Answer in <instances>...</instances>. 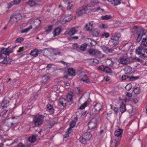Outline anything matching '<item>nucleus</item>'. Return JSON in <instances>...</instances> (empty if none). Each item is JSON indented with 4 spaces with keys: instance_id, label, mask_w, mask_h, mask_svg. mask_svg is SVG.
<instances>
[{
    "instance_id": "obj_46",
    "label": "nucleus",
    "mask_w": 147,
    "mask_h": 147,
    "mask_svg": "<svg viewBox=\"0 0 147 147\" xmlns=\"http://www.w3.org/2000/svg\"><path fill=\"white\" fill-rule=\"evenodd\" d=\"M109 34L108 33L104 32L102 34V37L105 36L106 38H107L109 37Z\"/></svg>"
},
{
    "instance_id": "obj_24",
    "label": "nucleus",
    "mask_w": 147,
    "mask_h": 147,
    "mask_svg": "<svg viewBox=\"0 0 147 147\" xmlns=\"http://www.w3.org/2000/svg\"><path fill=\"white\" fill-rule=\"evenodd\" d=\"M105 63L106 64V66H112L113 64V62L111 59H107Z\"/></svg>"
},
{
    "instance_id": "obj_50",
    "label": "nucleus",
    "mask_w": 147,
    "mask_h": 147,
    "mask_svg": "<svg viewBox=\"0 0 147 147\" xmlns=\"http://www.w3.org/2000/svg\"><path fill=\"white\" fill-rule=\"evenodd\" d=\"M105 67L104 66L102 65H101V66H100L98 67V69L99 70H100L102 71H104Z\"/></svg>"
},
{
    "instance_id": "obj_41",
    "label": "nucleus",
    "mask_w": 147,
    "mask_h": 147,
    "mask_svg": "<svg viewBox=\"0 0 147 147\" xmlns=\"http://www.w3.org/2000/svg\"><path fill=\"white\" fill-rule=\"evenodd\" d=\"M72 97V96L71 94H68L67 97V101L68 102H71V100Z\"/></svg>"
},
{
    "instance_id": "obj_64",
    "label": "nucleus",
    "mask_w": 147,
    "mask_h": 147,
    "mask_svg": "<svg viewBox=\"0 0 147 147\" xmlns=\"http://www.w3.org/2000/svg\"><path fill=\"white\" fill-rule=\"evenodd\" d=\"M114 50L112 49H110L108 47V51H107V52H108L109 53H112L113 52V51Z\"/></svg>"
},
{
    "instance_id": "obj_17",
    "label": "nucleus",
    "mask_w": 147,
    "mask_h": 147,
    "mask_svg": "<svg viewBox=\"0 0 147 147\" xmlns=\"http://www.w3.org/2000/svg\"><path fill=\"white\" fill-rule=\"evenodd\" d=\"M119 60L120 63L123 65H126L128 62V60L125 57H121L119 58Z\"/></svg>"
},
{
    "instance_id": "obj_44",
    "label": "nucleus",
    "mask_w": 147,
    "mask_h": 147,
    "mask_svg": "<svg viewBox=\"0 0 147 147\" xmlns=\"http://www.w3.org/2000/svg\"><path fill=\"white\" fill-rule=\"evenodd\" d=\"M52 29V26H49L48 28L46 30V32H47V34L50 32Z\"/></svg>"
},
{
    "instance_id": "obj_38",
    "label": "nucleus",
    "mask_w": 147,
    "mask_h": 147,
    "mask_svg": "<svg viewBox=\"0 0 147 147\" xmlns=\"http://www.w3.org/2000/svg\"><path fill=\"white\" fill-rule=\"evenodd\" d=\"M65 16H62L61 18L60 21L61 23L64 24L67 22Z\"/></svg>"
},
{
    "instance_id": "obj_40",
    "label": "nucleus",
    "mask_w": 147,
    "mask_h": 147,
    "mask_svg": "<svg viewBox=\"0 0 147 147\" xmlns=\"http://www.w3.org/2000/svg\"><path fill=\"white\" fill-rule=\"evenodd\" d=\"M88 102L87 101L85 102L84 103L82 104L80 107V109H84L85 107L87 106L88 103Z\"/></svg>"
},
{
    "instance_id": "obj_18",
    "label": "nucleus",
    "mask_w": 147,
    "mask_h": 147,
    "mask_svg": "<svg viewBox=\"0 0 147 147\" xmlns=\"http://www.w3.org/2000/svg\"><path fill=\"white\" fill-rule=\"evenodd\" d=\"M61 31L60 28L59 27L56 28L53 31V36L55 37L59 35L61 32Z\"/></svg>"
},
{
    "instance_id": "obj_29",
    "label": "nucleus",
    "mask_w": 147,
    "mask_h": 147,
    "mask_svg": "<svg viewBox=\"0 0 147 147\" xmlns=\"http://www.w3.org/2000/svg\"><path fill=\"white\" fill-rule=\"evenodd\" d=\"M81 80L86 83H88L90 82L87 76L86 75H84L83 76L82 78L81 79Z\"/></svg>"
},
{
    "instance_id": "obj_34",
    "label": "nucleus",
    "mask_w": 147,
    "mask_h": 147,
    "mask_svg": "<svg viewBox=\"0 0 147 147\" xmlns=\"http://www.w3.org/2000/svg\"><path fill=\"white\" fill-rule=\"evenodd\" d=\"M112 17L111 15H107L102 16L101 18L102 20H108L111 19Z\"/></svg>"
},
{
    "instance_id": "obj_63",
    "label": "nucleus",
    "mask_w": 147,
    "mask_h": 147,
    "mask_svg": "<svg viewBox=\"0 0 147 147\" xmlns=\"http://www.w3.org/2000/svg\"><path fill=\"white\" fill-rule=\"evenodd\" d=\"M13 80H12L10 78H9L8 81H7V82L8 83L10 81L9 84H11L13 82Z\"/></svg>"
},
{
    "instance_id": "obj_48",
    "label": "nucleus",
    "mask_w": 147,
    "mask_h": 147,
    "mask_svg": "<svg viewBox=\"0 0 147 147\" xmlns=\"http://www.w3.org/2000/svg\"><path fill=\"white\" fill-rule=\"evenodd\" d=\"M108 47L105 46H103L102 47V49L105 52H107Z\"/></svg>"
},
{
    "instance_id": "obj_61",
    "label": "nucleus",
    "mask_w": 147,
    "mask_h": 147,
    "mask_svg": "<svg viewBox=\"0 0 147 147\" xmlns=\"http://www.w3.org/2000/svg\"><path fill=\"white\" fill-rule=\"evenodd\" d=\"M73 48L74 49H76L78 48V45L76 43H75L73 45Z\"/></svg>"
},
{
    "instance_id": "obj_54",
    "label": "nucleus",
    "mask_w": 147,
    "mask_h": 147,
    "mask_svg": "<svg viewBox=\"0 0 147 147\" xmlns=\"http://www.w3.org/2000/svg\"><path fill=\"white\" fill-rule=\"evenodd\" d=\"M47 109H49V110L53 109L52 106L50 104H48L47 105Z\"/></svg>"
},
{
    "instance_id": "obj_5",
    "label": "nucleus",
    "mask_w": 147,
    "mask_h": 147,
    "mask_svg": "<svg viewBox=\"0 0 147 147\" xmlns=\"http://www.w3.org/2000/svg\"><path fill=\"white\" fill-rule=\"evenodd\" d=\"M84 137H81L79 139V141L81 143L83 144H86V141L90 140L91 137V135L89 133L86 132L84 134Z\"/></svg>"
},
{
    "instance_id": "obj_36",
    "label": "nucleus",
    "mask_w": 147,
    "mask_h": 147,
    "mask_svg": "<svg viewBox=\"0 0 147 147\" xmlns=\"http://www.w3.org/2000/svg\"><path fill=\"white\" fill-rule=\"evenodd\" d=\"M143 52H144V53H142L141 56L142 57H147V48L144 49Z\"/></svg>"
},
{
    "instance_id": "obj_28",
    "label": "nucleus",
    "mask_w": 147,
    "mask_h": 147,
    "mask_svg": "<svg viewBox=\"0 0 147 147\" xmlns=\"http://www.w3.org/2000/svg\"><path fill=\"white\" fill-rule=\"evenodd\" d=\"M125 74H130L131 73L132 68L129 66H127L125 69Z\"/></svg>"
},
{
    "instance_id": "obj_55",
    "label": "nucleus",
    "mask_w": 147,
    "mask_h": 147,
    "mask_svg": "<svg viewBox=\"0 0 147 147\" xmlns=\"http://www.w3.org/2000/svg\"><path fill=\"white\" fill-rule=\"evenodd\" d=\"M21 0H14L13 3L15 4H18L20 2Z\"/></svg>"
},
{
    "instance_id": "obj_8",
    "label": "nucleus",
    "mask_w": 147,
    "mask_h": 147,
    "mask_svg": "<svg viewBox=\"0 0 147 147\" xmlns=\"http://www.w3.org/2000/svg\"><path fill=\"white\" fill-rule=\"evenodd\" d=\"M97 121L96 118H94L92 119L88 124L89 129H92L95 128L96 126Z\"/></svg>"
},
{
    "instance_id": "obj_52",
    "label": "nucleus",
    "mask_w": 147,
    "mask_h": 147,
    "mask_svg": "<svg viewBox=\"0 0 147 147\" xmlns=\"http://www.w3.org/2000/svg\"><path fill=\"white\" fill-rule=\"evenodd\" d=\"M24 40V38H17L16 40V41L18 42H20L22 41H23Z\"/></svg>"
},
{
    "instance_id": "obj_21",
    "label": "nucleus",
    "mask_w": 147,
    "mask_h": 147,
    "mask_svg": "<svg viewBox=\"0 0 147 147\" xmlns=\"http://www.w3.org/2000/svg\"><path fill=\"white\" fill-rule=\"evenodd\" d=\"M12 60L9 58H4L2 61V63L4 64H11Z\"/></svg>"
},
{
    "instance_id": "obj_27",
    "label": "nucleus",
    "mask_w": 147,
    "mask_h": 147,
    "mask_svg": "<svg viewBox=\"0 0 147 147\" xmlns=\"http://www.w3.org/2000/svg\"><path fill=\"white\" fill-rule=\"evenodd\" d=\"M88 42L90 43V46H94L96 45V42L95 41L92 39L88 38Z\"/></svg>"
},
{
    "instance_id": "obj_13",
    "label": "nucleus",
    "mask_w": 147,
    "mask_h": 147,
    "mask_svg": "<svg viewBox=\"0 0 147 147\" xmlns=\"http://www.w3.org/2000/svg\"><path fill=\"white\" fill-rule=\"evenodd\" d=\"M21 18V15L20 13H18L14 16H11L10 17L9 21L12 19H13L14 21L17 22L20 20Z\"/></svg>"
},
{
    "instance_id": "obj_4",
    "label": "nucleus",
    "mask_w": 147,
    "mask_h": 147,
    "mask_svg": "<svg viewBox=\"0 0 147 147\" xmlns=\"http://www.w3.org/2000/svg\"><path fill=\"white\" fill-rule=\"evenodd\" d=\"M142 46L147 47V39L144 38L143 39L141 43L140 46L138 47L136 50V54L139 55L142 54L144 49L142 47Z\"/></svg>"
},
{
    "instance_id": "obj_58",
    "label": "nucleus",
    "mask_w": 147,
    "mask_h": 147,
    "mask_svg": "<svg viewBox=\"0 0 147 147\" xmlns=\"http://www.w3.org/2000/svg\"><path fill=\"white\" fill-rule=\"evenodd\" d=\"M43 50L41 49L38 50L37 49V53L38 55V54H41Z\"/></svg>"
},
{
    "instance_id": "obj_47",
    "label": "nucleus",
    "mask_w": 147,
    "mask_h": 147,
    "mask_svg": "<svg viewBox=\"0 0 147 147\" xmlns=\"http://www.w3.org/2000/svg\"><path fill=\"white\" fill-rule=\"evenodd\" d=\"M139 78L138 76H136V77H134V76H131L129 78V80L131 81H133L136 79H138Z\"/></svg>"
},
{
    "instance_id": "obj_10",
    "label": "nucleus",
    "mask_w": 147,
    "mask_h": 147,
    "mask_svg": "<svg viewBox=\"0 0 147 147\" xmlns=\"http://www.w3.org/2000/svg\"><path fill=\"white\" fill-rule=\"evenodd\" d=\"M9 47L7 48H2L1 49V51H0V58L3 59L2 54H4L5 55H8L9 54L12 52V51H9Z\"/></svg>"
},
{
    "instance_id": "obj_9",
    "label": "nucleus",
    "mask_w": 147,
    "mask_h": 147,
    "mask_svg": "<svg viewBox=\"0 0 147 147\" xmlns=\"http://www.w3.org/2000/svg\"><path fill=\"white\" fill-rule=\"evenodd\" d=\"M76 125V122L72 121L70 124V127L68 128L65 134L64 135V138H66L69 136V135L72 131V128L74 127Z\"/></svg>"
},
{
    "instance_id": "obj_49",
    "label": "nucleus",
    "mask_w": 147,
    "mask_h": 147,
    "mask_svg": "<svg viewBox=\"0 0 147 147\" xmlns=\"http://www.w3.org/2000/svg\"><path fill=\"white\" fill-rule=\"evenodd\" d=\"M128 78H129V76L125 74L123 75L121 77L122 79L123 80H125Z\"/></svg>"
},
{
    "instance_id": "obj_3",
    "label": "nucleus",
    "mask_w": 147,
    "mask_h": 147,
    "mask_svg": "<svg viewBox=\"0 0 147 147\" xmlns=\"http://www.w3.org/2000/svg\"><path fill=\"white\" fill-rule=\"evenodd\" d=\"M90 11V9L88 8L87 6H84L77 9L76 11V12L77 16H80L84 14L88 13Z\"/></svg>"
},
{
    "instance_id": "obj_59",
    "label": "nucleus",
    "mask_w": 147,
    "mask_h": 147,
    "mask_svg": "<svg viewBox=\"0 0 147 147\" xmlns=\"http://www.w3.org/2000/svg\"><path fill=\"white\" fill-rule=\"evenodd\" d=\"M78 36H74L73 37H70V38H69L68 39L70 40V39H73L76 40V39H78Z\"/></svg>"
},
{
    "instance_id": "obj_23",
    "label": "nucleus",
    "mask_w": 147,
    "mask_h": 147,
    "mask_svg": "<svg viewBox=\"0 0 147 147\" xmlns=\"http://www.w3.org/2000/svg\"><path fill=\"white\" fill-rule=\"evenodd\" d=\"M102 107V105L100 103H97L94 106V109L96 111H99L101 110Z\"/></svg>"
},
{
    "instance_id": "obj_53",
    "label": "nucleus",
    "mask_w": 147,
    "mask_h": 147,
    "mask_svg": "<svg viewBox=\"0 0 147 147\" xmlns=\"http://www.w3.org/2000/svg\"><path fill=\"white\" fill-rule=\"evenodd\" d=\"M93 31L94 32H92L93 35V36H97L98 35V34H99V33L96 30H94Z\"/></svg>"
},
{
    "instance_id": "obj_19",
    "label": "nucleus",
    "mask_w": 147,
    "mask_h": 147,
    "mask_svg": "<svg viewBox=\"0 0 147 147\" xmlns=\"http://www.w3.org/2000/svg\"><path fill=\"white\" fill-rule=\"evenodd\" d=\"M108 1L114 6L117 5L121 3V2L118 0H108Z\"/></svg>"
},
{
    "instance_id": "obj_45",
    "label": "nucleus",
    "mask_w": 147,
    "mask_h": 147,
    "mask_svg": "<svg viewBox=\"0 0 147 147\" xmlns=\"http://www.w3.org/2000/svg\"><path fill=\"white\" fill-rule=\"evenodd\" d=\"M65 16L67 22L69 21L72 19V17L71 15Z\"/></svg>"
},
{
    "instance_id": "obj_12",
    "label": "nucleus",
    "mask_w": 147,
    "mask_h": 147,
    "mask_svg": "<svg viewBox=\"0 0 147 147\" xmlns=\"http://www.w3.org/2000/svg\"><path fill=\"white\" fill-rule=\"evenodd\" d=\"M77 32V31L76 30V27H74L70 29H68L65 32L64 34L65 35H69L71 36L74 35Z\"/></svg>"
},
{
    "instance_id": "obj_42",
    "label": "nucleus",
    "mask_w": 147,
    "mask_h": 147,
    "mask_svg": "<svg viewBox=\"0 0 147 147\" xmlns=\"http://www.w3.org/2000/svg\"><path fill=\"white\" fill-rule=\"evenodd\" d=\"M132 87V85L131 84L129 83L127 84L125 86V88L126 90H129L131 89Z\"/></svg>"
},
{
    "instance_id": "obj_7",
    "label": "nucleus",
    "mask_w": 147,
    "mask_h": 147,
    "mask_svg": "<svg viewBox=\"0 0 147 147\" xmlns=\"http://www.w3.org/2000/svg\"><path fill=\"white\" fill-rule=\"evenodd\" d=\"M43 116L42 115H40L38 117H35L33 120L35 126H38L41 125L42 123Z\"/></svg>"
},
{
    "instance_id": "obj_62",
    "label": "nucleus",
    "mask_w": 147,
    "mask_h": 147,
    "mask_svg": "<svg viewBox=\"0 0 147 147\" xmlns=\"http://www.w3.org/2000/svg\"><path fill=\"white\" fill-rule=\"evenodd\" d=\"M113 110L114 112L116 113V114H117L118 112V109L117 108L114 107L113 109Z\"/></svg>"
},
{
    "instance_id": "obj_51",
    "label": "nucleus",
    "mask_w": 147,
    "mask_h": 147,
    "mask_svg": "<svg viewBox=\"0 0 147 147\" xmlns=\"http://www.w3.org/2000/svg\"><path fill=\"white\" fill-rule=\"evenodd\" d=\"M17 147H26V146L23 144L22 143H20L17 145Z\"/></svg>"
},
{
    "instance_id": "obj_11",
    "label": "nucleus",
    "mask_w": 147,
    "mask_h": 147,
    "mask_svg": "<svg viewBox=\"0 0 147 147\" xmlns=\"http://www.w3.org/2000/svg\"><path fill=\"white\" fill-rule=\"evenodd\" d=\"M88 51L90 55H98V54H100V57H103V56L104 55L101 54V53L100 51H98L96 49H90L88 50Z\"/></svg>"
},
{
    "instance_id": "obj_35",
    "label": "nucleus",
    "mask_w": 147,
    "mask_h": 147,
    "mask_svg": "<svg viewBox=\"0 0 147 147\" xmlns=\"http://www.w3.org/2000/svg\"><path fill=\"white\" fill-rule=\"evenodd\" d=\"M32 28V25H30L29 27L28 28H25L24 30H22L21 31V33H27Z\"/></svg>"
},
{
    "instance_id": "obj_1",
    "label": "nucleus",
    "mask_w": 147,
    "mask_h": 147,
    "mask_svg": "<svg viewBox=\"0 0 147 147\" xmlns=\"http://www.w3.org/2000/svg\"><path fill=\"white\" fill-rule=\"evenodd\" d=\"M123 131L122 129H118L115 132L114 135L115 137L114 139L111 141V143L115 145V147H117L119 144Z\"/></svg>"
},
{
    "instance_id": "obj_14",
    "label": "nucleus",
    "mask_w": 147,
    "mask_h": 147,
    "mask_svg": "<svg viewBox=\"0 0 147 147\" xmlns=\"http://www.w3.org/2000/svg\"><path fill=\"white\" fill-rule=\"evenodd\" d=\"M76 71L75 69L71 67H69L67 69L68 75L71 76H74L76 75Z\"/></svg>"
},
{
    "instance_id": "obj_16",
    "label": "nucleus",
    "mask_w": 147,
    "mask_h": 147,
    "mask_svg": "<svg viewBox=\"0 0 147 147\" xmlns=\"http://www.w3.org/2000/svg\"><path fill=\"white\" fill-rule=\"evenodd\" d=\"M89 98V96L88 94H85L83 95L78 100L79 103H81L80 100L82 99L83 101L85 102L87 101L88 99Z\"/></svg>"
},
{
    "instance_id": "obj_26",
    "label": "nucleus",
    "mask_w": 147,
    "mask_h": 147,
    "mask_svg": "<svg viewBox=\"0 0 147 147\" xmlns=\"http://www.w3.org/2000/svg\"><path fill=\"white\" fill-rule=\"evenodd\" d=\"M36 137L35 136L33 135L29 137L28 138V140L31 143L34 142L36 139Z\"/></svg>"
},
{
    "instance_id": "obj_22",
    "label": "nucleus",
    "mask_w": 147,
    "mask_h": 147,
    "mask_svg": "<svg viewBox=\"0 0 147 147\" xmlns=\"http://www.w3.org/2000/svg\"><path fill=\"white\" fill-rule=\"evenodd\" d=\"M93 24L90 22L88 24H86L85 26V29L87 31H90L92 30L93 27Z\"/></svg>"
},
{
    "instance_id": "obj_15",
    "label": "nucleus",
    "mask_w": 147,
    "mask_h": 147,
    "mask_svg": "<svg viewBox=\"0 0 147 147\" xmlns=\"http://www.w3.org/2000/svg\"><path fill=\"white\" fill-rule=\"evenodd\" d=\"M40 0H29L28 3L31 7H32L37 5Z\"/></svg>"
},
{
    "instance_id": "obj_25",
    "label": "nucleus",
    "mask_w": 147,
    "mask_h": 147,
    "mask_svg": "<svg viewBox=\"0 0 147 147\" xmlns=\"http://www.w3.org/2000/svg\"><path fill=\"white\" fill-rule=\"evenodd\" d=\"M30 54L34 57H36L38 56L37 49H35L32 50L30 52Z\"/></svg>"
},
{
    "instance_id": "obj_43",
    "label": "nucleus",
    "mask_w": 147,
    "mask_h": 147,
    "mask_svg": "<svg viewBox=\"0 0 147 147\" xmlns=\"http://www.w3.org/2000/svg\"><path fill=\"white\" fill-rule=\"evenodd\" d=\"M73 5L71 4L69 2H68V6L67 7V10H70L72 9L73 7Z\"/></svg>"
},
{
    "instance_id": "obj_30",
    "label": "nucleus",
    "mask_w": 147,
    "mask_h": 147,
    "mask_svg": "<svg viewBox=\"0 0 147 147\" xmlns=\"http://www.w3.org/2000/svg\"><path fill=\"white\" fill-rule=\"evenodd\" d=\"M87 44L86 43H84L80 47V49L83 51H85L87 47Z\"/></svg>"
},
{
    "instance_id": "obj_57",
    "label": "nucleus",
    "mask_w": 147,
    "mask_h": 147,
    "mask_svg": "<svg viewBox=\"0 0 147 147\" xmlns=\"http://www.w3.org/2000/svg\"><path fill=\"white\" fill-rule=\"evenodd\" d=\"M24 50V47H20L19 48L18 50L17 51L18 53L21 52V51H23Z\"/></svg>"
},
{
    "instance_id": "obj_60",
    "label": "nucleus",
    "mask_w": 147,
    "mask_h": 147,
    "mask_svg": "<svg viewBox=\"0 0 147 147\" xmlns=\"http://www.w3.org/2000/svg\"><path fill=\"white\" fill-rule=\"evenodd\" d=\"M126 96L129 98H131L132 96V94L131 93L128 92H127Z\"/></svg>"
},
{
    "instance_id": "obj_20",
    "label": "nucleus",
    "mask_w": 147,
    "mask_h": 147,
    "mask_svg": "<svg viewBox=\"0 0 147 147\" xmlns=\"http://www.w3.org/2000/svg\"><path fill=\"white\" fill-rule=\"evenodd\" d=\"M50 79L49 76L47 75H45L42 77V80L41 81V83L45 84H46Z\"/></svg>"
},
{
    "instance_id": "obj_37",
    "label": "nucleus",
    "mask_w": 147,
    "mask_h": 147,
    "mask_svg": "<svg viewBox=\"0 0 147 147\" xmlns=\"http://www.w3.org/2000/svg\"><path fill=\"white\" fill-rule=\"evenodd\" d=\"M104 71L110 74L112 73V71L109 67L107 66H105Z\"/></svg>"
},
{
    "instance_id": "obj_6",
    "label": "nucleus",
    "mask_w": 147,
    "mask_h": 147,
    "mask_svg": "<svg viewBox=\"0 0 147 147\" xmlns=\"http://www.w3.org/2000/svg\"><path fill=\"white\" fill-rule=\"evenodd\" d=\"M137 34L138 35L137 41L139 42L141 39L142 36L145 34L146 31L141 27L137 28Z\"/></svg>"
},
{
    "instance_id": "obj_39",
    "label": "nucleus",
    "mask_w": 147,
    "mask_h": 147,
    "mask_svg": "<svg viewBox=\"0 0 147 147\" xmlns=\"http://www.w3.org/2000/svg\"><path fill=\"white\" fill-rule=\"evenodd\" d=\"M134 92L136 94H139L140 92V88L139 87L135 88L134 90Z\"/></svg>"
},
{
    "instance_id": "obj_33",
    "label": "nucleus",
    "mask_w": 147,
    "mask_h": 147,
    "mask_svg": "<svg viewBox=\"0 0 147 147\" xmlns=\"http://www.w3.org/2000/svg\"><path fill=\"white\" fill-rule=\"evenodd\" d=\"M120 110L121 112L123 113L125 112L126 110V107L125 105L122 104L120 106Z\"/></svg>"
},
{
    "instance_id": "obj_31",
    "label": "nucleus",
    "mask_w": 147,
    "mask_h": 147,
    "mask_svg": "<svg viewBox=\"0 0 147 147\" xmlns=\"http://www.w3.org/2000/svg\"><path fill=\"white\" fill-rule=\"evenodd\" d=\"M60 103L63 106L65 107L66 105L65 100L63 98H61L59 100Z\"/></svg>"
},
{
    "instance_id": "obj_56",
    "label": "nucleus",
    "mask_w": 147,
    "mask_h": 147,
    "mask_svg": "<svg viewBox=\"0 0 147 147\" xmlns=\"http://www.w3.org/2000/svg\"><path fill=\"white\" fill-rule=\"evenodd\" d=\"M92 62L95 64H98L99 63V61L96 59H93Z\"/></svg>"
},
{
    "instance_id": "obj_2",
    "label": "nucleus",
    "mask_w": 147,
    "mask_h": 147,
    "mask_svg": "<svg viewBox=\"0 0 147 147\" xmlns=\"http://www.w3.org/2000/svg\"><path fill=\"white\" fill-rule=\"evenodd\" d=\"M121 36L120 33H115L111 34L110 39L109 40V42L114 46L117 45L119 43V38Z\"/></svg>"
},
{
    "instance_id": "obj_32",
    "label": "nucleus",
    "mask_w": 147,
    "mask_h": 147,
    "mask_svg": "<svg viewBox=\"0 0 147 147\" xmlns=\"http://www.w3.org/2000/svg\"><path fill=\"white\" fill-rule=\"evenodd\" d=\"M2 105L4 108H6L9 105V101L7 100H4L2 103Z\"/></svg>"
}]
</instances>
